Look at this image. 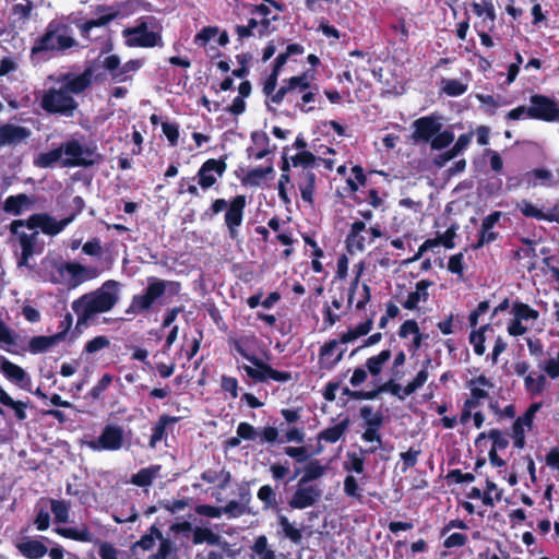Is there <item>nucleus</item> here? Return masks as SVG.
I'll list each match as a JSON object with an SVG mask.
<instances>
[{"label":"nucleus","instance_id":"nucleus-1","mask_svg":"<svg viewBox=\"0 0 559 559\" xmlns=\"http://www.w3.org/2000/svg\"><path fill=\"white\" fill-rule=\"evenodd\" d=\"M74 216L66 217L57 221L55 217L47 213H36L26 219H15L9 225L11 233L10 242L12 246H19L21 253L17 255V267H28L29 259L43 251V245L39 242L40 229L48 236H56L60 234L66 226H68Z\"/></svg>","mask_w":559,"mask_h":559},{"label":"nucleus","instance_id":"nucleus-2","mask_svg":"<svg viewBox=\"0 0 559 559\" xmlns=\"http://www.w3.org/2000/svg\"><path fill=\"white\" fill-rule=\"evenodd\" d=\"M94 70L86 68L81 74L71 72L50 75L49 80L59 84L45 90L40 97V107L48 114H58L70 118L79 108L74 95L84 93L93 83Z\"/></svg>","mask_w":559,"mask_h":559},{"label":"nucleus","instance_id":"nucleus-3","mask_svg":"<svg viewBox=\"0 0 559 559\" xmlns=\"http://www.w3.org/2000/svg\"><path fill=\"white\" fill-rule=\"evenodd\" d=\"M120 299V283L108 280L94 292L84 294L72 302L78 323H87L98 313L110 311Z\"/></svg>","mask_w":559,"mask_h":559},{"label":"nucleus","instance_id":"nucleus-4","mask_svg":"<svg viewBox=\"0 0 559 559\" xmlns=\"http://www.w3.org/2000/svg\"><path fill=\"white\" fill-rule=\"evenodd\" d=\"M318 94L319 87L312 85L309 81V75L304 73L284 80L283 85L273 96V103L281 104L286 98L289 103H295L301 111L309 112L312 107L306 108L305 105L313 103Z\"/></svg>","mask_w":559,"mask_h":559},{"label":"nucleus","instance_id":"nucleus-5","mask_svg":"<svg viewBox=\"0 0 559 559\" xmlns=\"http://www.w3.org/2000/svg\"><path fill=\"white\" fill-rule=\"evenodd\" d=\"M179 290L180 284L178 282L164 281L154 276L148 277L145 292L132 297L126 313L133 316L140 314L147 311L164 294L169 293L171 295H177Z\"/></svg>","mask_w":559,"mask_h":559},{"label":"nucleus","instance_id":"nucleus-6","mask_svg":"<svg viewBox=\"0 0 559 559\" xmlns=\"http://www.w3.org/2000/svg\"><path fill=\"white\" fill-rule=\"evenodd\" d=\"M75 46L78 41L69 34L68 27L64 24L51 22L45 34L32 47L31 53L34 56L44 51L63 52Z\"/></svg>","mask_w":559,"mask_h":559},{"label":"nucleus","instance_id":"nucleus-7","mask_svg":"<svg viewBox=\"0 0 559 559\" xmlns=\"http://www.w3.org/2000/svg\"><path fill=\"white\" fill-rule=\"evenodd\" d=\"M98 276L99 270L95 266H84L78 262H64L56 266L51 274V281L72 289Z\"/></svg>","mask_w":559,"mask_h":559},{"label":"nucleus","instance_id":"nucleus-8","mask_svg":"<svg viewBox=\"0 0 559 559\" xmlns=\"http://www.w3.org/2000/svg\"><path fill=\"white\" fill-rule=\"evenodd\" d=\"M62 167H87L95 163L94 152L78 139H70L59 145Z\"/></svg>","mask_w":559,"mask_h":559},{"label":"nucleus","instance_id":"nucleus-9","mask_svg":"<svg viewBox=\"0 0 559 559\" xmlns=\"http://www.w3.org/2000/svg\"><path fill=\"white\" fill-rule=\"evenodd\" d=\"M123 442V429L117 425H107L97 438L86 441V445L93 451H118Z\"/></svg>","mask_w":559,"mask_h":559},{"label":"nucleus","instance_id":"nucleus-10","mask_svg":"<svg viewBox=\"0 0 559 559\" xmlns=\"http://www.w3.org/2000/svg\"><path fill=\"white\" fill-rule=\"evenodd\" d=\"M250 362L252 366L245 365L242 369L249 378L257 382H266L267 380L288 382L292 380L290 372L277 371L258 357L251 358Z\"/></svg>","mask_w":559,"mask_h":559},{"label":"nucleus","instance_id":"nucleus-11","mask_svg":"<svg viewBox=\"0 0 559 559\" xmlns=\"http://www.w3.org/2000/svg\"><path fill=\"white\" fill-rule=\"evenodd\" d=\"M122 36L129 47H155L162 40L157 33L148 31L146 22H141L134 27L124 28Z\"/></svg>","mask_w":559,"mask_h":559},{"label":"nucleus","instance_id":"nucleus-12","mask_svg":"<svg viewBox=\"0 0 559 559\" xmlns=\"http://www.w3.org/2000/svg\"><path fill=\"white\" fill-rule=\"evenodd\" d=\"M528 117L545 121H559V103L544 95H533Z\"/></svg>","mask_w":559,"mask_h":559},{"label":"nucleus","instance_id":"nucleus-13","mask_svg":"<svg viewBox=\"0 0 559 559\" xmlns=\"http://www.w3.org/2000/svg\"><path fill=\"white\" fill-rule=\"evenodd\" d=\"M322 497V489L317 485L298 481L288 501L292 509L304 510L314 506Z\"/></svg>","mask_w":559,"mask_h":559},{"label":"nucleus","instance_id":"nucleus-14","mask_svg":"<svg viewBox=\"0 0 559 559\" xmlns=\"http://www.w3.org/2000/svg\"><path fill=\"white\" fill-rule=\"evenodd\" d=\"M226 169L227 164L224 159L210 158L201 165L194 179L202 190H207L217 183Z\"/></svg>","mask_w":559,"mask_h":559},{"label":"nucleus","instance_id":"nucleus-15","mask_svg":"<svg viewBox=\"0 0 559 559\" xmlns=\"http://www.w3.org/2000/svg\"><path fill=\"white\" fill-rule=\"evenodd\" d=\"M414 133L412 135L415 142H430L431 139L441 130V122L432 117H421L413 122Z\"/></svg>","mask_w":559,"mask_h":559},{"label":"nucleus","instance_id":"nucleus-16","mask_svg":"<svg viewBox=\"0 0 559 559\" xmlns=\"http://www.w3.org/2000/svg\"><path fill=\"white\" fill-rule=\"evenodd\" d=\"M245 206V195H237L233 199L227 209L225 214V224L228 227L231 238H236L237 236V227L241 225Z\"/></svg>","mask_w":559,"mask_h":559},{"label":"nucleus","instance_id":"nucleus-17","mask_svg":"<svg viewBox=\"0 0 559 559\" xmlns=\"http://www.w3.org/2000/svg\"><path fill=\"white\" fill-rule=\"evenodd\" d=\"M0 371L8 380L21 388H27L31 384V378L26 371L4 356H0Z\"/></svg>","mask_w":559,"mask_h":559},{"label":"nucleus","instance_id":"nucleus-18","mask_svg":"<svg viewBox=\"0 0 559 559\" xmlns=\"http://www.w3.org/2000/svg\"><path fill=\"white\" fill-rule=\"evenodd\" d=\"M340 343V340H331L321 347L319 360L322 367L332 369L343 359L345 349H338Z\"/></svg>","mask_w":559,"mask_h":559},{"label":"nucleus","instance_id":"nucleus-19","mask_svg":"<svg viewBox=\"0 0 559 559\" xmlns=\"http://www.w3.org/2000/svg\"><path fill=\"white\" fill-rule=\"evenodd\" d=\"M192 542L194 545L207 544L211 546H217L223 551H229V548H230V545L228 542L224 540L221 535L213 532L209 527L195 526L193 528Z\"/></svg>","mask_w":559,"mask_h":559},{"label":"nucleus","instance_id":"nucleus-20","mask_svg":"<svg viewBox=\"0 0 559 559\" xmlns=\"http://www.w3.org/2000/svg\"><path fill=\"white\" fill-rule=\"evenodd\" d=\"M31 131L15 124H0V145H16L25 141Z\"/></svg>","mask_w":559,"mask_h":559},{"label":"nucleus","instance_id":"nucleus-21","mask_svg":"<svg viewBox=\"0 0 559 559\" xmlns=\"http://www.w3.org/2000/svg\"><path fill=\"white\" fill-rule=\"evenodd\" d=\"M500 217V212H493L483 219L479 231V238L477 242L474 245V249H479L485 245L495 241L498 238V234L493 230V227L499 222Z\"/></svg>","mask_w":559,"mask_h":559},{"label":"nucleus","instance_id":"nucleus-22","mask_svg":"<svg viewBox=\"0 0 559 559\" xmlns=\"http://www.w3.org/2000/svg\"><path fill=\"white\" fill-rule=\"evenodd\" d=\"M96 13L99 14L98 17L88 20L82 24L81 31L84 35H87L90 31L94 27L107 25L109 22L115 20L119 14L117 10L108 5H98L96 8Z\"/></svg>","mask_w":559,"mask_h":559},{"label":"nucleus","instance_id":"nucleus-23","mask_svg":"<svg viewBox=\"0 0 559 559\" xmlns=\"http://www.w3.org/2000/svg\"><path fill=\"white\" fill-rule=\"evenodd\" d=\"M399 336L401 338H412L411 344L407 345L408 350L416 352L420 348L424 335L419 331V326L415 320H406L399 329Z\"/></svg>","mask_w":559,"mask_h":559},{"label":"nucleus","instance_id":"nucleus-24","mask_svg":"<svg viewBox=\"0 0 559 559\" xmlns=\"http://www.w3.org/2000/svg\"><path fill=\"white\" fill-rule=\"evenodd\" d=\"M67 331L56 333L50 336H34L28 342V350L32 354H40L47 352L52 346L62 342L66 337Z\"/></svg>","mask_w":559,"mask_h":559},{"label":"nucleus","instance_id":"nucleus-25","mask_svg":"<svg viewBox=\"0 0 559 559\" xmlns=\"http://www.w3.org/2000/svg\"><path fill=\"white\" fill-rule=\"evenodd\" d=\"M365 230L366 224L361 221L354 222L350 225V231L346 238L347 248L350 253L365 250L367 241V238L362 235Z\"/></svg>","mask_w":559,"mask_h":559},{"label":"nucleus","instance_id":"nucleus-26","mask_svg":"<svg viewBox=\"0 0 559 559\" xmlns=\"http://www.w3.org/2000/svg\"><path fill=\"white\" fill-rule=\"evenodd\" d=\"M432 285V282L421 280L416 284V289L407 295V298L403 302V307L407 310H414L418 307L419 302H425L428 299V288Z\"/></svg>","mask_w":559,"mask_h":559},{"label":"nucleus","instance_id":"nucleus-27","mask_svg":"<svg viewBox=\"0 0 559 559\" xmlns=\"http://www.w3.org/2000/svg\"><path fill=\"white\" fill-rule=\"evenodd\" d=\"M32 204H33L32 199L24 193H20L16 195H10L5 199V201L3 203V211L9 214L19 216L25 210H28Z\"/></svg>","mask_w":559,"mask_h":559},{"label":"nucleus","instance_id":"nucleus-28","mask_svg":"<svg viewBox=\"0 0 559 559\" xmlns=\"http://www.w3.org/2000/svg\"><path fill=\"white\" fill-rule=\"evenodd\" d=\"M316 185V174L310 169H302L299 175V190L301 198L309 204L313 203V193Z\"/></svg>","mask_w":559,"mask_h":559},{"label":"nucleus","instance_id":"nucleus-29","mask_svg":"<svg viewBox=\"0 0 559 559\" xmlns=\"http://www.w3.org/2000/svg\"><path fill=\"white\" fill-rule=\"evenodd\" d=\"M518 209L521 213L526 217H533L538 221H547V222H557L559 223V214L551 211L549 213H544L531 202L523 200L518 204Z\"/></svg>","mask_w":559,"mask_h":559},{"label":"nucleus","instance_id":"nucleus-30","mask_svg":"<svg viewBox=\"0 0 559 559\" xmlns=\"http://www.w3.org/2000/svg\"><path fill=\"white\" fill-rule=\"evenodd\" d=\"M162 466L160 465H151L144 468H141L138 473L132 475L131 484L139 487L151 486L153 481L160 476Z\"/></svg>","mask_w":559,"mask_h":559},{"label":"nucleus","instance_id":"nucleus-31","mask_svg":"<svg viewBox=\"0 0 559 559\" xmlns=\"http://www.w3.org/2000/svg\"><path fill=\"white\" fill-rule=\"evenodd\" d=\"M255 341L257 338L254 335H243L231 340L230 344L236 353H238L243 358L250 361L251 358L257 357L255 355H253V347Z\"/></svg>","mask_w":559,"mask_h":559},{"label":"nucleus","instance_id":"nucleus-32","mask_svg":"<svg viewBox=\"0 0 559 559\" xmlns=\"http://www.w3.org/2000/svg\"><path fill=\"white\" fill-rule=\"evenodd\" d=\"M373 328V319L372 317L368 318L366 321L357 324L355 328H349L346 332H344L340 336V341L342 344H347L356 341L357 338L365 336L370 333Z\"/></svg>","mask_w":559,"mask_h":559},{"label":"nucleus","instance_id":"nucleus-33","mask_svg":"<svg viewBox=\"0 0 559 559\" xmlns=\"http://www.w3.org/2000/svg\"><path fill=\"white\" fill-rule=\"evenodd\" d=\"M16 547L28 559H39L48 552L47 547L41 542L35 539L20 543Z\"/></svg>","mask_w":559,"mask_h":559},{"label":"nucleus","instance_id":"nucleus-34","mask_svg":"<svg viewBox=\"0 0 559 559\" xmlns=\"http://www.w3.org/2000/svg\"><path fill=\"white\" fill-rule=\"evenodd\" d=\"M201 478L209 484H217L218 489L223 490L229 485L231 480V474L225 468H210L201 474Z\"/></svg>","mask_w":559,"mask_h":559},{"label":"nucleus","instance_id":"nucleus-35","mask_svg":"<svg viewBox=\"0 0 559 559\" xmlns=\"http://www.w3.org/2000/svg\"><path fill=\"white\" fill-rule=\"evenodd\" d=\"M349 427V419L344 418L338 424L334 425L333 427H329L318 435L319 441H325L329 443H335L337 442L342 436L347 431Z\"/></svg>","mask_w":559,"mask_h":559},{"label":"nucleus","instance_id":"nucleus-36","mask_svg":"<svg viewBox=\"0 0 559 559\" xmlns=\"http://www.w3.org/2000/svg\"><path fill=\"white\" fill-rule=\"evenodd\" d=\"M57 164L62 167V155L59 146L48 152H41L34 158V165L39 168H51Z\"/></svg>","mask_w":559,"mask_h":559},{"label":"nucleus","instance_id":"nucleus-37","mask_svg":"<svg viewBox=\"0 0 559 559\" xmlns=\"http://www.w3.org/2000/svg\"><path fill=\"white\" fill-rule=\"evenodd\" d=\"M55 532L62 537L70 538L73 540L85 543H91L93 540V534L86 526H82L81 528L57 527Z\"/></svg>","mask_w":559,"mask_h":559},{"label":"nucleus","instance_id":"nucleus-38","mask_svg":"<svg viewBox=\"0 0 559 559\" xmlns=\"http://www.w3.org/2000/svg\"><path fill=\"white\" fill-rule=\"evenodd\" d=\"M391 350L383 349L378 355L371 356L366 360V368L372 377L381 373L383 366L390 360Z\"/></svg>","mask_w":559,"mask_h":559},{"label":"nucleus","instance_id":"nucleus-39","mask_svg":"<svg viewBox=\"0 0 559 559\" xmlns=\"http://www.w3.org/2000/svg\"><path fill=\"white\" fill-rule=\"evenodd\" d=\"M492 331V328L490 324H485L478 330L472 331L469 335V343L473 346V349L476 355L483 356L486 352V333Z\"/></svg>","mask_w":559,"mask_h":559},{"label":"nucleus","instance_id":"nucleus-40","mask_svg":"<svg viewBox=\"0 0 559 559\" xmlns=\"http://www.w3.org/2000/svg\"><path fill=\"white\" fill-rule=\"evenodd\" d=\"M277 523L286 538H288L292 543L296 545L301 543V531L297 528L294 524H292L287 516L283 514H277Z\"/></svg>","mask_w":559,"mask_h":559},{"label":"nucleus","instance_id":"nucleus-41","mask_svg":"<svg viewBox=\"0 0 559 559\" xmlns=\"http://www.w3.org/2000/svg\"><path fill=\"white\" fill-rule=\"evenodd\" d=\"M430 359L424 361L423 368L419 370L416 377L411 382H408L406 386H404V395L413 394L427 382L429 378L428 367L430 366Z\"/></svg>","mask_w":559,"mask_h":559},{"label":"nucleus","instance_id":"nucleus-42","mask_svg":"<svg viewBox=\"0 0 559 559\" xmlns=\"http://www.w3.org/2000/svg\"><path fill=\"white\" fill-rule=\"evenodd\" d=\"M0 403L14 411L16 419L24 420L26 418L27 404L21 401H14L1 386H0Z\"/></svg>","mask_w":559,"mask_h":559},{"label":"nucleus","instance_id":"nucleus-43","mask_svg":"<svg viewBox=\"0 0 559 559\" xmlns=\"http://www.w3.org/2000/svg\"><path fill=\"white\" fill-rule=\"evenodd\" d=\"M547 379L544 374H538L534 377L532 373H528L524 378V386L527 393L531 396H537L544 392L546 389Z\"/></svg>","mask_w":559,"mask_h":559},{"label":"nucleus","instance_id":"nucleus-44","mask_svg":"<svg viewBox=\"0 0 559 559\" xmlns=\"http://www.w3.org/2000/svg\"><path fill=\"white\" fill-rule=\"evenodd\" d=\"M177 421H178L177 417L162 415L159 417L158 421L156 423V425L153 427V433L151 436L150 445L152 448H155L157 442H159L163 439V437L165 435L166 426L170 423L175 424Z\"/></svg>","mask_w":559,"mask_h":559},{"label":"nucleus","instance_id":"nucleus-45","mask_svg":"<svg viewBox=\"0 0 559 559\" xmlns=\"http://www.w3.org/2000/svg\"><path fill=\"white\" fill-rule=\"evenodd\" d=\"M110 346V340L106 335H98L90 341H87L84 345L82 356H92L95 355Z\"/></svg>","mask_w":559,"mask_h":559},{"label":"nucleus","instance_id":"nucleus-46","mask_svg":"<svg viewBox=\"0 0 559 559\" xmlns=\"http://www.w3.org/2000/svg\"><path fill=\"white\" fill-rule=\"evenodd\" d=\"M325 472L326 467L323 466L319 461H311L305 466L304 475L299 480L309 484L310 481L322 477Z\"/></svg>","mask_w":559,"mask_h":559},{"label":"nucleus","instance_id":"nucleus-47","mask_svg":"<svg viewBox=\"0 0 559 559\" xmlns=\"http://www.w3.org/2000/svg\"><path fill=\"white\" fill-rule=\"evenodd\" d=\"M51 511L57 523H67L69 520V503L63 500H50Z\"/></svg>","mask_w":559,"mask_h":559},{"label":"nucleus","instance_id":"nucleus-48","mask_svg":"<svg viewBox=\"0 0 559 559\" xmlns=\"http://www.w3.org/2000/svg\"><path fill=\"white\" fill-rule=\"evenodd\" d=\"M252 550L259 559H275V554L273 550L269 549L267 538L264 535H261L255 539Z\"/></svg>","mask_w":559,"mask_h":559},{"label":"nucleus","instance_id":"nucleus-49","mask_svg":"<svg viewBox=\"0 0 559 559\" xmlns=\"http://www.w3.org/2000/svg\"><path fill=\"white\" fill-rule=\"evenodd\" d=\"M362 489L359 487L356 478L353 475H347L344 479V492L346 496L361 502Z\"/></svg>","mask_w":559,"mask_h":559},{"label":"nucleus","instance_id":"nucleus-50","mask_svg":"<svg viewBox=\"0 0 559 559\" xmlns=\"http://www.w3.org/2000/svg\"><path fill=\"white\" fill-rule=\"evenodd\" d=\"M454 141L453 132L449 130L439 131L430 141L432 150H442L448 147Z\"/></svg>","mask_w":559,"mask_h":559},{"label":"nucleus","instance_id":"nucleus-51","mask_svg":"<svg viewBox=\"0 0 559 559\" xmlns=\"http://www.w3.org/2000/svg\"><path fill=\"white\" fill-rule=\"evenodd\" d=\"M258 499L264 503L266 508H275L277 506L276 493L270 485H263L258 490Z\"/></svg>","mask_w":559,"mask_h":559},{"label":"nucleus","instance_id":"nucleus-52","mask_svg":"<svg viewBox=\"0 0 559 559\" xmlns=\"http://www.w3.org/2000/svg\"><path fill=\"white\" fill-rule=\"evenodd\" d=\"M473 12L478 16H485L491 23L496 19L495 8L490 1H481L473 3Z\"/></svg>","mask_w":559,"mask_h":559},{"label":"nucleus","instance_id":"nucleus-53","mask_svg":"<svg viewBox=\"0 0 559 559\" xmlns=\"http://www.w3.org/2000/svg\"><path fill=\"white\" fill-rule=\"evenodd\" d=\"M156 539H162V532L157 527L151 526L150 533L144 535L136 543V546L143 550H151L154 547Z\"/></svg>","mask_w":559,"mask_h":559},{"label":"nucleus","instance_id":"nucleus-54","mask_svg":"<svg viewBox=\"0 0 559 559\" xmlns=\"http://www.w3.org/2000/svg\"><path fill=\"white\" fill-rule=\"evenodd\" d=\"M467 86L459 80H445L442 82V91L449 96H460L466 92Z\"/></svg>","mask_w":559,"mask_h":559},{"label":"nucleus","instance_id":"nucleus-55","mask_svg":"<svg viewBox=\"0 0 559 559\" xmlns=\"http://www.w3.org/2000/svg\"><path fill=\"white\" fill-rule=\"evenodd\" d=\"M360 416L365 419L367 427L380 428L382 425V415L373 413L371 406H364L360 409Z\"/></svg>","mask_w":559,"mask_h":559},{"label":"nucleus","instance_id":"nucleus-56","mask_svg":"<svg viewBox=\"0 0 559 559\" xmlns=\"http://www.w3.org/2000/svg\"><path fill=\"white\" fill-rule=\"evenodd\" d=\"M471 390V397L466 400V406L469 408H476L483 400L488 397L487 390L478 388L476 385H468Z\"/></svg>","mask_w":559,"mask_h":559},{"label":"nucleus","instance_id":"nucleus-57","mask_svg":"<svg viewBox=\"0 0 559 559\" xmlns=\"http://www.w3.org/2000/svg\"><path fill=\"white\" fill-rule=\"evenodd\" d=\"M103 67L111 73L114 79L121 81V64L118 56L111 55L104 58Z\"/></svg>","mask_w":559,"mask_h":559},{"label":"nucleus","instance_id":"nucleus-58","mask_svg":"<svg viewBox=\"0 0 559 559\" xmlns=\"http://www.w3.org/2000/svg\"><path fill=\"white\" fill-rule=\"evenodd\" d=\"M274 171L272 166L265 168H254L247 174V182L252 186H259L260 182Z\"/></svg>","mask_w":559,"mask_h":559},{"label":"nucleus","instance_id":"nucleus-59","mask_svg":"<svg viewBox=\"0 0 559 559\" xmlns=\"http://www.w3.org/2000/svg\"><path fill=\"white\" fill-rule=\"evenodd\" d=\"M236 433L247 441H254L259 436V430L251 424L242 421L237 426Z\"/></svg>","mask_w":559,"mask_h":559},{"label":"nucleus","instance_id":"nucleus-60","mask_svg":"<svg viewBox=\"0 0 559 559\" xmlns=\"http://www.w3.org/2000/svg\"><path fill=\"white\" fill-rule=\"evenodd\" d=\"M514 314L520 321L530 319L535 320L538 318V312L536 310L522 302L514 305Z\"/></svg>","mask_w":559,"mask_h":559},{"label":"nucleus","instance_id":"nucleus-61","mask_svg":"<svg viewBox=\"0 0 559 559\" xmlns=\"http://www.w3.org/2000/svg\"><path fill=\"white\" fill-rule=\"evenodd\" d=\"M314 162L316 156L308 151H304L292 157L293 166H302L304 169H309V167H312L314 165Z\"/></svg>","mask_w":559,"mask_h":559},{"label":"nucleus","instance_id":"nucleus-62","mask_svg":"<svg viewBox=\"0 0 559 559\" xmlns=\"http://www.w3.org/2000/svg\"><path fill=\"white\" fill-rule=\"evenodd\" d=\"M111 382H112V376L109 373H105L100 378V380L97 382V384L91 389V391L88 392V395L93 400L99 399L100 394L108 389V386L111 384Z\"/></svg>","mask_w":559,"mask_h":559},{"label":"nucleus","instance_id":"nucleus-63","mask_svg":"<svg viewBox=\"0 0 559 559\" xmlns=\"http://www.w3.org/2000/svg\"><path fill=\"white\" fill-rule=\"evenodd\" d=\"M222 510L223 513L227 514L229 518H239L246 513L247 507H245V503L230 500L225 507H222Z\"/></svg>","mask_w":559,"mask_h":559},{"label":"nucleus","instance_id":"nucleus-64","mask_svg":"<svg viewBox=\"0 0 559 559\" xmlns=\"http://www.w3.org/2000/svg\"><path fill=\"white\" fill-rule=\"evenodd\" d=\"M218 34V28L215 26L204 27L200 33H198L194 37V43L200 46H205L211 39H213Z\"/></svg>","mask_w":559,"mask_h":559}]
</instances>
